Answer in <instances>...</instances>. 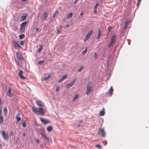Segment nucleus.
Instances as JSON below:
<instances>
[{
  "label": "nucleus",
  "instance_id": "obj_1",
  "mask_svg": "<svg viewBox=\"0 0 149 149\" xmlns=\"http://www.w3.org/2000/svg\"><path fill=\"white\" fill-rule=\"evenodd\" d=\"M32 109L34 113L37 114H39L41 116H43L45 113L43 107H39V108H36L35 107H32Z\"/></svg>",
  "mask_w": 149,
  "mask_h": 149
},
{
  "label": "nucleus",
  "instance_id": "obj_2",
  "mask_svg": "<svg viewBox=\"0 0 149 149\" xmlns=\"http://www.w3.org/2000/svg\"><path fill=\"white\" fill-rule=\"evenodd\" d=\"M87 89L86 94L88 95L93 90V84L91 82H88L86 86Z\"/></svg>",
  "mask_w": 149,
  "mask_h": 149
},
{
  "label": "nucleus",
  "instance_id": "obj_3",
  "mask_svg": "<svg viewBox=\"0 0 149 149\" xmlns=\"http://www.w3.org/2000/svg\"><path fill=\"white\" fill-rule=\"evenodd\" d=\"M16 58L18 60V65L20 66L22 65L23 61V58L21 54L18 52H16Z\"/></svg>",
  "mask_w": 149,
  "mask_h": 149
},
{
  "label": "nucleus",
  "instance_id": "obj_4",
  "mask_svg": "<svg viewBox=\"0 0 149 149\" xmlns=\"http://www.w3.org/2000/svg\"><path fill=\"white\" fill-rule=\"evenodd\" d=\"M93 32V31L92 30H90V31L88 32L84 40V42H86L87 40L90 38L91 37V35L92 34Z\"/></svg>",
  "mask_w": 149,
  "mask_h": 149
},
{
  "label": "nucleus",
  "instance_id": "obj_5",
  "mask_svg": "<svg viewBox=\"0 0 149 149\" xmlns=\"http://www.w3.org/2000/svg\"><path fill=\"white\" fill-rule=\"evenodd\" d=\"M98 134L99 135H101L103 137H104L105 136V133L103 128L99 129Z\"/></svg>",
  "mask_w": 149,
  "mask_h": 149
},
{
  "label": "nucleus",
  "instance_id": "obj_6",
  "mask_svg": "<svg viewBox=\"0 0 149 149\" xmlns=\"http://www.w3.org/2000/svg\"><path fill=\"white\" fill-rule=\"evenodd\" d=\"M1 134L4 139L6 140L8 139V135L7 133L3 131L1 132Z\"/></svg>",
  "mask_w": 149,
  "mask_h": 149
},
{
  "label": "nucleus",
  "instance_id": "obj_7",
  "mask_svg": "<svg viewBox=\"0 0 149 149\" xmlns=\"http://www.w3.org/2000/svg\"><path fill=\"white\" fill-rule=\"evenodd\" d=\"M26 25V22H25L22 23L20 26V31L21 32H23L25 30V27Z\"/></svg>",
  "mask_w": 149,
  "mask_h": 149
},
{
  "label": "nucleus",
  "instance_id": "obj_8",
  "mask_svg": "<svg viewBox=\"0 0 149 149\" xmlns=\"http://www.w3.org/2000/svg\"><path fill=\"white\" fill-rule=\"evenodd\" d=\"M12 44L13 45L15 48L18 47L22 48V47L19 45L18 42L15 40H13L12 42Z\"/></svg>",
  "mask_w": 149,
  "mask_h": 149
},
{
  "label": "nucleus",
  "instance_id": "obj_9",
  "mask_svg": "<svg viewBox=\"0 0 149 149\" xmlns=\"http://www.w3.org/2000/svg\"><path fill=\"white\" fill-rule=\"evenodd\" d=\"M76 81V79H74L69 84H68L66 85V86L68 88H69L73 86L75 83Z\"/></svg>",
  "mask_w": 149,
  "mask_h": 149
},
{
  "label": "nucleus",
  "instance_id": "obj_10",
  "mask_svg": "<svg viewBox=\"0 0 149 149\" xmlns=\"http://www.w3.org/2000/svg\"><path fill=\"white\" fill-rule=\"evenodd\" d=\"M40 119L42 122L45 125L50 123V121L49 120H47L45 119L40 118Z\"/></svg>",
  "mask_w": 149,
  "mask_h": 149
},
{
  "label": "nucleus",
  "instance_id": "obj_11",
  "mask_svg": "<svg viewBox=\"0 0 149 149\" xmlns=\"http://www.w3.org/2000/svg\"><path fill=\"white\" fill-rule=\"evenodd\" d=\"M7 95L8 96L10 97H12L13 95L11 93V89L10 88H9L7 92Z\"/></svg>",
  "mask_w": 149,
  "mask_h": 149
},
{
  "label": "nucleus",
  "instance_id": "obj_12",
  "mask_svg": "<svg viewBox=\"0 0 149 149\" xmlns=\"http://www.w3.org/2000/svg\"><path fill=\"white\" fill-rule=\"evenodd\" d=\"M36 103L37 105L39 106L40 107H43L44 106L43 104H42L41 102L40 101H36Z\"/></svg>",
  "mask_w": 149,
  "mask_h": 149
},
{
  "label": "nucleus",
  "instance_id": "obj_13",
  "mask_svg": "<svg viewBox=\"0 0 149 149\" xmlns=\"http://www.w3.org/2000/svg\"><path fill=\"white\" fill-rule=\"evenodd\" d=\"M3 113L5 116L6 117L7 115L8 111L7 107H4L3 109Z\"/></svg>",
  "mask_w": 149,
  "mask_h": 149
},
{
  "label": "nucleus",
  "instance_id": "obj_14",
  "mask_svg": "<svg viewBox=\"0 0 149 149\" xmlns=\"http://www.w3.org/2000/svg\"><path fill=\"white\" fill-rule=\"evenodd\" d=\"M23 72L21 70L18 73V75L19 77H20L21 78L23 79H25V77L23 76L22 75V74H23Z\"/></svg>",
  "mask_w": 149,
  "mask_h": 149
},
{
  "label": "nucleus",
  "instance_id": "obj_15",
  "mask_svg": "<svg viewBox=\"0 0 149 149\" xmlns=\"http://www.w3.org/2000/svg\"><path fill=\"white\" fill-rule=\"evenodd\" d=\"M47 14L46 13H44L43 15V17L42 18V20L44 21V20H45L47 18Z\"/></svg>",
  "mask_w": 149,
  "mask_h": 149
},
{
  "label": "nucleus",
  "instance_id": "obj_16",
  "mask_svg": "<svg viewBox=\"0 0 149 149\" xmlns=\"http://www.w3.org/2000/svg\"><path fill=\"white\" fill-rule=\"evenodd\" d=\"M113 88L112 86L111 87L110 89H109L108 93L110 94L111 96L112 95V93H113Z\"/></svg>",
  "mask_w": 149,
  "mask_h": 149
},
{
  "label": "nucleus",
  "instance_id": "obj_17",
  "mask_svg": "<svg viewBox=\"0 0 149 149\" xmlns=\"http://www.w3.org/2000/svg\"><path fill=\"white\" fill-rule=\"evenodd\" d=\"M116 40V36L115 35H112V36H111V41H112V42H114V41H115Z\"/></svg>",
  "mask_w": 149,
  "mask_h": 149
},
{
  "label": "nucleus",
  "instance_id": "obj_18",
  "mask_svg": "<svg viewBox=\"0 0 149 149\" xmlns=\"http://www.w3.org/2000/svg\"><path fill=\"white\" fill-rule=\"evenodd\" d=\"M51 77V76L49 75H48L47 77H44L43 78V81H45L49 80Z\"/></svg>",
  "mask_w": 149,
  "mask_h": 149
},
{
  "label": "nucleus",
  "instance_id": "obj_19",
  "mask_svg": "<svg viewBox=\"0 0 149 149\" xmlns=\"http://www.w3.org/2000/svg\"><path fill=\"white\" fill-rule=\"evenodd\" d=\"M72 15L73 14L72 13H70L67 15L66 16V18L67 19H69L71 18V17H72Z\"/></svg>",
  "mask_w": 149,
  "mask_h": 149
},
{
  "label": "nucleus",
  "instance_id": "obj_20",
  "mask_svg": "<svg viewBox=\"0 0 149 149\" xmlns=\"http://www.w3.org/2000/svg\"><path fill=\"white\" fill-rule=\"evenodd\" d=\"M47 130L48 132H50L53 130L52 127V126H48L47 128Z\"/></svg>",
  "mask_w": 149,
  "mask_h": 149
},
{
  "label": "nucleus",
  "instance_id": "obj_21",
  "mask_svg": "<svg viewBox=\"0 0 149 149\" xmlns=\"http://www.w3.org/2000/svg\"><path fill=\"white\" fill-rule=\"evenodd\" d=\"M41 135L42 136H43L45 138H47V136L45 134V131H44L43 130H41Z\"/></svg>",
  "mask_w": 149,
  "mask_h": 149
},
{
  "label": "nucleus",
  "instance_id": "obj_22",
  "mask_svg": "<svg viewBox=\"0 0 149 149\" xmlns=\"http://www.w3.org/2000/svg\"><path fill=\"white\" fill-rule=\"evenodd\" d=\"M105 112L104 110L101 111L99 113V115L100 116H103L104 115Z\"/></svg>",
  "mask_w": 149,
  "mask_h": 149
},
{
  "label": "nucleus",
  "instance_id": "obj_23",
  "mask_svg": "<svg viewBox=\"0 0 149 149\" xmlns=\"http://www.w3.org/2000/svg\"><path fill=\"white\" fill-rule=\"evenodd\" d=\"M101 32L100 29H99L98 32V34L97 36V39H99L101 36Z\"/></svg>",
  "mask_w": 149,
  "mask_h": 149
},
{
  "label": "nucleus",
  "instance_id": "obj_24",
  "mask_svg": "<svg viewBox=\"0 0 149 149\" xmlns=\"http://www.w3.org/2000/svg\"><path fill=\"white\" fill-rule=\"evenodd\" d=\"M4 120L3 117L0 116V124H3Z\"/></svg>",
  "mask_w": 149,
  "mask_h": 149
},
{
  "label": "nucleus",
  "instance_id": "obj_25",
  "mask_svg": "<svg viewBox=\"0 0 149 149\" xmlns=\"http://www.w3.org/2000/svg\"><path fill=\"white\" fill-rule=\"evenodd\" d=\"M87 51V48L86 47L85 49L82 52V54L83 55H85Z\"/></svg>",
  "mask_w": 149,
  "mask_h": 149
},
{
  "label": "nucleus",
  "instance_id": "obj_26",
  "mask_svg": "<svg viewBox=\"0 0 149 149\" xmlns=\"http://www.w3.org/2000/svg\"><path fill=\"white\" fill-rule=\"evenodd\" d=\"M26 16H22L21 17L20 20L21 21L26 20Z\"/></svg>",
  "mask_w": 149,
  "mask_h": 149
},
{
  "label": "nucleus",
  "instance_id": "obj_27",
  "mask_svg": "<svg viewBox=\"0 0 149 149\" xmlns=\"http://www.w3.org/2000/svg\"><path fill=\"white\" fill-rule=\"evenodd\" d=\"M79 97V95H76L74 97V98L72 99V101L73 102L75 101Z\"/></svg>",
  "mask_w": 149,
  "mask_h": 149
},
{
  "label": "nucleus",
  "instance_id": "obj_28",
  "mask_svg": "<svg viewBox=\"0 0 149 149\" xmlns=\"http://www.w3.org/2000/svg\"><path fill=\"white\" fill-rule=\"evenodd\" d=\"M46 138L47 140L48 141V142H49L50 143H52V141L51 138H49L47 137V138Z\"/></svg>",
  "mask_w": 149,
  "mask_h": 149
},
{
  "label": "nucleus",
  "instance_id": "obj_29",
  "mask_svg": "<svg viewBox=\"0 0 149 149\" xmlns=\"http://www.w3.org/2000/svg\"><path fill=\"white\" fill-rule=\"evenodd\" d=\"M114 42H113L111 41L110 42L108 45V47L109 48L112 45L114 44Z\"/></svg>",
  "mask_w": 149,
  "mask_h": 149
},
{
  "label": "nucleus",
  "instance_id": "obj_30",
  "mask_svg": "<svg viewBox=\"0 0 149 149\" xmlns=\"http://www.w3.org/2000/svg\"><path fill=\"white\" fill-rule=\"evenodd\" d=\"M25 37V35L24 34H22L19 35V37L20 39H22Z\"/></svg>",
  "mask_w": 149,
  "mask_h": 149
},
{
  "label": "nucleus",
  "instance_id": "obj_31",
  "mask_svg": "<svg viewBox=\"0 0 149 149\" xmlns=\"http://www.w3.org/2000/svg\"><path fill=\"white\" fill-rule=\"evenodd\" d=\"M58 10H56L54 13V14L53 15V17L54 18L56 16V15L58 13Z\"/></svg>",
  "mask_w": 149,
  "mask_h": 149
},
{
  "label": "nucleus",
  "instance_id": "obj_32",
  "mask_svg": "<svg viewBox=\"0 0 149 149\" xmlns=\"http://www.w3.org/2000/svg\"><path fill=\"white\" fill-rule=\"evenodd\" d=\"M43 49V47L42 46H40L39 48L38 49V52L40 53L42 51Z\"/></svg>",
  "mask_w": 149,
  "mask_h": 149
},
{
  "label": "nucleus",
  "instance_id": "obj_33",
  "mask_svg": "<svg viewBox=\"0 0 149 149\" xmlns=\"http://www.w3.org/2000/svg\"><path fill=\"white\" fill-rule=\"evenodd\" d=\"M95 147L99 148H102V146L100 145V144H98L95 145Z\"/></svg>",
  "mask_w": 149,
  "mask_h": 149
},
{
  "label": "nucleus",
  "instance_id": "obj_34",
  "mask_svg": "<svg viewBox=\"0 0 149 149\" xmlns=\"http://www.w3.org/2000/svg\"><path fill=\"white\" fill-rule=\"evenodd\" d=\"M61 28L58 29H57V34H59V33H60L61 32Z\"/></svg>",
  "mask_w": 149,
  "mask_h": 149
},
{
  "label": "nucleus",
  "instance_id": "obj_35",
  "mask_svg": "<svg viewBox=\"0 0 149 149\" xmlns=\"http://www.w3.org/2000/svg\"><path fill=\"white\" fill-rule=\"evenodd\" d=\"M16 119L17 120V122H19L21 120V118L20 117H19L18 116H17L16 117Z\"/></svg>",
  "mask_w": 149,
  "mask_h": 149
},
{
  "label": "nucleus",
  "instance_id": "obj_36",
  "mask_svg": "<svg viewBox=\"0 0 149 149\" xmlns=\"http://www.w3.org/2000/svg\"><path fill=\"white\" fill-rule=\"evenodd\" d=\"M83 66H81L80 68L78 69H77V71L78 72H80L81 70H83Z\"/></svg>",
  "mask_w": 149,
  "mask_h": 149
},
{
  "label": "nucleus",
  "instance_id": "obj_37",
  "mask_svg": "<svg viewBox=\"0 0 149 149\" xmlns=\"http://www.w3.org/2000/svg\"><path fill=\"white\" fill-rule=\"evenodd\" d=\"M111 29V26L108 27L107 28V31L108 32V33L110 31Z\"/></svg>",
  "mask_w": 149,
  "mask_h": 149
},
{
  "label": "nucleus",
  "instance_id": "obj_38",
  "mask_svg": "<svg viewBox=\"0 0 149 149\" xmlns=\"http://www.w3.org/2000/svg\"><path fill=\"white\" fill-rule=\"evenodd\" d=\"M99 6V4L98 3H97L94 6V8L97 9V7Z\"/></svg>",
  "mask_w": 149,
  "mask_h": 149
},
{
  "label": "nucleus",
  "instance_id": "obj_39",
  "mask_svg": "<svg viewBox=\"0 0 149 149\" xmlns=\"http://www.w3.org/2000/svg\"><path fill=\"white\" fill-rule=\"evenodd\" d=\"M67 74H65V75H64L62 77V78L63 79V80H64V79H66L67 78Z\"/></svg>",
  "mask_w": 149,
  "mask_h": 149
},
{
  "label": "nucleus",
  "instance_id": "obj_40",
  "mask_svg": "<svg viewBox=\"0 0 149 149\" xmlns=\"http://www.w3.org/2000/svg\"><path fill=\"white\" fill-rule=\"evenodd\" d=\"M94 57L95 59H96L97 57V54L96 52H95L94 55Z\"/></svg>",
  "mask_w": 149,
  "mask_h": 149
},
{
  "label": "nucleus",
  "instance_id": "obj_41",
  "mask_svg": "<svg viewBox=\"0 0 149 149\" xmlns=\"http://www.w3.org/2000/svg\"><path fill=\"white\" fill-rule=\"evenodd\" d=\"M44 62V60H40L38 62V63L39 64H42Z\"/></svg>",
  "mask_w": 149,
  "mask_h": 149
},
{
  "label": "nucleus",
  "instance_id": "obj_42",
  "mask_svg": "<svg viewBox=\"0 0 149 149\" xmlns=\"http://www.w3.org/2000/svg\"><path fill=\"white\" fill-rule=\"evenodd\" d=\"M26 124L24 122L22 124V126L24 127H25L26 126Z\"/></svg>",
  "mask_w": 149,
  "mask_h": 149
},
{
  "label": "nucleus",
  "instance_id": "obj_43",
  "mask_svg": "<svg viewBox=\"0 0 149 149\" xmlns=\"http://www.w3.org/2000/svg\"><path fill=\"white\" fill-rule=\"evenodd\" d=\"M20 44L21 45H23L24 44V41L23 40L21 41L20 42Z\"/></svg>",
  "mask_w": 149,
  "mask_h": 149
},
{
  "label": "nucleus",
  "instance_id": "obj_44",
  "mask_svg": "<svg viewBox=\"0 0 149 149\" xmlns=\"http://www.w3.org/2000/svg\"><path fill=\"white\" fill-rule=\"evenodd\" d=\"M94 12L95 14H97V9L94 8Z\"/></svg>",
  "mask_w": 149,
  "mask_h": 149
},
{
  "label": "nucleus",
  "instance_id": "obj_45",
  "mask_svg": "<svg viewBox=\"0 0 149 149\" xmlns=\"http://www.w3.org/2000/svg\"><path fill=\"white\" fill-rule=\"evenodd\" d=\"M79 0H75L74 2V4L75 5Z\"/></svg>",
  "mask_w": 149,
  "mask_h": 149
},
{
  "label": "nucleus",
  "instance_id": "obj_46",
  "mask_svg": "<svg viewBox=\"0 0 149 149\" xmlns=\"http://www.w3.org/2000/svg\"><path fill=\"white\" fill-rule=\"evenodd\" d=\"M63 79L61 78H60V79L59 80V82H61L62 81H63Z\"/></svg>",
  "mask_w": 149,
  "mask_h": 149
},
{
  "label": "nucleus",
  "instance_id": "obj_47",
  "mask_svg": "<svg viewBox=\"0 0 149 149\" xmlns=\"http://www.w3.org/2000/svg\"><path fill=\"white\" fill-rule=\"evenodd\" d=\"M141 0H138V2L137 3V6H138L140 4V2Z\"/></svg>",
  "mask_w": 149,
  "mask_h": 149
},
{
  "label": "nucleus",
  "instance_id": "obj_48",
  "mask_svg": "<svg viewBox=\"0 0 149 149\" xmlns=\"http://www.w3.org/2000/svg\"><path fill=\"white\" fill-rule=\"evenodd\" d=\"M83 14H83V11H81V13H80V16H83Z\"/></svg>",
  "mask_w": 149,
  "mask_h": 149
},
{
  "label": "nucleus",
  "instance_id": "obj_49",
  "mask_svg": "<svg viewBox=\"0 0 149 149\" xmlns=\"http://www.w3.org/2000/svg\"><path fill=\"white\" fill-rule=\"evenodd\" d=\"M59 86H58V87H57L56 88V92H58L59 89Z\"/></svg>",
  "mask_w": 149,
  "mask_h": 149
},
{
  "label": "nucleus",
  "instance_id": "obj_50",
  "mask_svg": "<svg viewBox=\"0 0 149 149\" xmlns=\"http://www.w3.org/2000/svg\"><path fill=\"white\" fill-rule=\"evenodd\" d=\"M36 141L37 143H39V141L38 139H36Z\"/></svg>",
  "mask_w": 149,
  "mask_h": 149
},
{
  "label": "nucleus",
  "instance_id": "obj_51",
  "mask_svg": "<svg viewBox=\"0 0 149 149\" xmlns=\"http://www.w3.org/2000/svg\"><path fill=\"white\" fill-rule=\"evenodd\" d=\"M66 26L67 28H68L70 26L69 24H67L66 25Z\"/></svg>",
  "mask_w": 149,
  "mask_h": 149
},
{
  "label": "nucleus",
  "instance_id": "obj_52",
  "mask_svg": "<svg viewBox=\"0 0 149 149\" xmlns=\"http://www.w3.org/2000/svg\"><path fill=\"white\" fill-rule=\"evenodd\" d=\"M26 1L27 0H21V2H23Z\"/></svg>",
  "mask_w": 149,
  "mask_h": 149
},
{
  "label": "nucleus",
  "instance_id": "obj_53",
  "mask_svg": "<svg viewBox=\"0 0 149 149\" xmlns=\"http://www.w3.org/2000/svg\"><path fill=\"white\" fill-rule=\"evenodd\" d=\"M2 103V101L1 99L0 98V105H1Z\"/></svg>",
  "mask_w": 149,
  "mask_h": 149
},
{
  "label": "nucleus",
  "instance_id": "obj_54",
  "mask_svg": "<svg viewBox=\"0 0 149 149\" xmlns=\"http://www.w3.org/2000/svg\"><path fill=\"white\" fill-rule=\"evenodd\" d=\"M23 136L24 137H25L26 136V134L25 133L23 134Z\"/></svg>",
  "mask_w": 149,
  "mask_h": 149
},
{
  "label": "nucleus",
  "instance_id": "obj_55",
  "mask_svg": "<svg viewBox=\"0 0 149 149\" xmlns=\"http://www.w3.org/2000/svg\"><path fill=\"white\" fill-rule=\"evenodd\" d=\"M38 29H39L38 28H36V30L37 31H38Z\"/></svg>",
  "mask_w": 149,
  "mask_h": 149
},
{
  "label": "nucleus",
  "instance_id": "obj_56",
  "mask_svg": "<svg viewBox=\"0 0 149 149\" xmlns=\"http://www.w3.org/2000/svg\"><path fill=\"white\" fill-rule=\"evenodd\" d=\"M2 145L1 144H0V149H1L2 148Z\"/></svg>",
  "mask_w": 149,
  "mask_h": 149
},
{
  "label": "nucleus",
  "instance_id": "obj_57",
  "mask_svg": "<svg viewBox=\"0 0 149 149\" xmlns=\"http://www.w3.org/2000/svg\"><path fill=\"white\" fill-rule=\"evenodd\" d=\"M103 57L104 58L105 56H104V54L103 55Z\"/></svg>",
  "mask_w": 149,
  "mask_h": 149
},
{
  "label": "nucleus",
  "instance_id": "obj_58",
  "mask_svg": "<svg viewBox=\"0 0 149 149\" xmlns=\"http://www.w3.org/2000/svg\"><path fill=\"white\" fill-rule=\"evenodd\" d=\"M82 122V120H81V121H80V123H81Z\"/></svg>",
  "mask_w": 149,
  "mask_h": 149
},
{
  "label": "nucleus",
  "instance_id": "obj_59",
  "mask_svg": "<svg viewBox=\"0 0 149 149\" xmlns=\"http://www.w3.org/2000/svg\"><path fill=\"white\" fill-rule=\"evenodd\" d=\"M100 1H102V0H100Z\"/></svg>",
  "mask_w": 149,
  "mask_h": 149
}]
</instances>
